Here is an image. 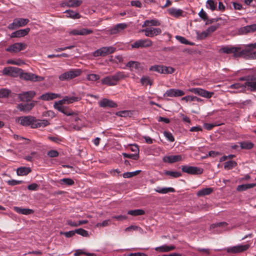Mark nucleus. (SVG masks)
<instances>
[{
	"label": "nucleus",
	"mask_w": 256,
	"mask_h": 256,
	"mask_svg": "<svg viewBox=\"0 0 256 256\" xmlns=\"http://www.w3.org/2000/svg\"><path fill=\"white\" fill-rule=\"evenodd\" d=\"M79 100L80 98L78 97L66 96L63 99L56 102L54 108L66 116H72L74 114V112L66 107L63 106V104H72Z\"/></svg>",
	"instance_id": "1"
},
{
	"label": "nucleus",
	"mask_w": 256,
	"mask_h": 256,
	"mask_svg": "<svg viewBox=\"0 0 256 256\" xmlns=\"http://www.w3.org/2000/svg\"><path fill=\"white\" fill-rule=\"evenodd\" d=\"M220 54H232L234 58L244 57L248 54V50L246 48L242 49L239 46L231 45L222 46L218 50Z\"/></svg>",
	"instance_id": "2"
},
{
	"label": "nucleus",
	"mask_w": 256,
	"mask_h": 256,
	"mask_svg": "<svg viewBox=\"0 0 256 256\" xmlns=\"http://www.w3.org/2000/svg\"><path fill=\"white\" fill-rule=\"evenodd\" d=\"M126 77L124 72H118L112 76H106L101 80L103 84L109 86H114L117 84L118 82Z\"/></svg>",
	"instance_id": "3"
},
{
	"label": "nucleus",
	"mask_w": 256,
	"mask_h": 256,
	"mask_svg": "<svg viewBox=\"0 0 256 256\" xmlns=\"http://www.w3.org/2000/svg\"><path fill=\"white\" fill-rule=\"evenodd\" d=\"M82 72L80 69H71L60 75L58 78L62 81L69 80L80 76Z\"/></svg>",
	"instance_id": "4"
},
{
	"label": "nucleus",
	"mask_w": 256,
	"mask_h": 256,
	"mask_svg": "<svg viewBox=\"0 0 256 256\" xmlns=\"http://www.w3.org/2000/svg\"><path fill=\"white\" fill-rule=\"evenodd\" d=\"M240 80L242 81H246L244 86L247 88L248 90L256 92V76L254 74L248 75L242 77Z\"/></svg>",
	"instance_id": "5"
},
{
	"label": "nucleus",
	"mask_w": 256,
	"mask_h": 256,
	"mask_svg": "<svg viewBox=\"0 0 256 256\" xmlns=\"http://www.w3.org/2000/svg\"><path fill=\"white\" fill-rule=\"evenodd\" d=\"M36 120V118L31 116H22L16 118V122L24 126H30L32 128L33 124H34Z\"/></svg>",
	"instance_id": "6"
},
{
	"label": "nucleus",
	"mask_w": 256,
	"mask_h": 256,
	"mask_svg": "<svg viewBox=\"0 0 256 256\" xmlns=\"http://www.w3.org/2000/svg\"><path fill=\"white\" fill-rule=\"evenodd\" d=\"M29 20L24 18H16L13 20V22L8 24V28L9 30H14L20 27H22L26 26Z\"/></svg>",
	"instance_id": "7"
},
{
	"label": "nucleus",
	"mask_w": 256,
	"mask_h": 256,
	"mask_svg": "<svg viewBox=\"0 0 256 256\" xmlns=\"http://www.w3.org/2000/svg\"><path fill=\"white\" fill-rule=\"evenodd\" d=\"M116 50V48L113 46L102 47L94 52L93 56L95 57L104 56L114 53Z\"/></svg>",
	"instance_id": "8"
},
{
	"label": "nucleus",
	"mask_w": 256,
	"mask_h": 256,
	"mask_svg": "<svg viewBox=\"0 0 256 256\" xmlns=\"http://www.w3.org/2000/svg\"><path fill=\"white\" fill-rule=\"evenodd\" d=\"M152 45V41L150 39H140L136 40L131 44L132 48H148Z\"/></svg>",
	"instance_id": "9"
},
{
	"label": "nucleus",
	"mask_w": 256,
	"mask_h": 256,
	"mask_svg": "<svg viewBox=\"0 0 256 256\" xmlns=\"http://www.w3.org/2000/svg\"><path fill=\"white\" fill-rule=\"evenodd\" d=\"M188 90L194 94L208 98H211L214 94V92H210L199 88H192Z\"/></svg>",
	"instance_id": "10"
},
{
	"label": "nucleus",
	"mask_w": 256,
	"mask_h": 256,
	"mask_svg": "<svg viewBox=\"0 0 256 256\" xmlns=\"http://www.w3.org/2000/svg\"><path fill=\"white\" fill-rule=\"evenodd\" d=\"M188 90L194 94L208 98H211L214 94V92H210L199 88H192Z\"/></svg>",
	"instance_id": "11"
},
{
	"label": "nucleus",
	"mask_w": 256,
	"mask_h": 256,
	"mask_svg": "<svg viewBox=\"0 0 256 256\" xmlns=\"http://www.w3.org/2000/svg\"><path fill=\"white\" fill-rule=\"evenodd\" d=\"M19 76L20 78L26 80L36 82L40 81L42 80V77L36 76L34 74L30 72H23L22 70L21 72H20Z\"/></svg>",
	"instance_id": "12"
},
{
	"label": "nucleus",
	"mask_w": 256,
	"mask_h": 256,
	"mask_svg": "<svg viewBox=\"0 0 256 256\" xmlns=\"http://www.w3.org/2000/svg\"><path fill=\"white\" fill-rule=\"evenodd\" d=\"M22 69L13 66H8L4 68L2 70V74L4 76H10L12 77H16L19 76Z\"/></svg>",
	"instance_id": "13"
},
{
	"label": "nucleus",
	"mask_w": 256,
	"mask_h": 256,
	"mask_svg": "<svg viewBox=\"0 0 256 256\" xmlns=\"http://www.w3.org/2000/svg\"><path fill=\"white\" fill-rule=\"evenodd\" d=\"M182 170L184 172L190 174H200L203 172V170L202 168L189 166H182Z\"/></svg>",
	"instance_id": "14"
},
{
	"label": "nucleus",
	"mask_w": 256,
	"mask_h": 256,
	"mask_svg": "<svg viewBox=\"0 0 256 256\" xmlns=\"http://www.w3.org/2000/svg\"><path fill=\"white\" fill-rule=\"evenodd\" d=\"M142 31L144 32L146 36L150 38L158 36L162 32V30L160 28H154L153 27H147Z\"/></svg>",
	"instance_id": "15"
},
{
	"label": "nucleus",
	"mask_w": 256,
	"mask_h": 256,
	"mask_svg": "<svg viewBox=\"0 0 256 256\" xmlns=\"http://www.w3.org/2000/svg\"><path fill=\"white\" fill-rule=\"evenodd\" d=\"M250 246L249 244H246L244 245L240 244L234 246L232 247L228 248H226V252L228 253H238L243 252L247 250Z\"/></svg>",
	"instance_id": "16"
},
{
	"label": "nucleus",
	"mask_w": 256,
	"mask_h": 256,
	"mask_svg": "<svg viewBox=\"0 0 256 256\" xmlns=\"http://www.w3.org/2000/svg\"><path fill=\"white\" fill-rule=\"evenodd\" d=\"M26 46V44H24L18 42L10 46L6 50L10 52H17L25 49Z\"/></svg>",
	"instance_id": "17"
},
{
	"label": "nucleus",
	"mask_w": 256,
	"mask_h": 256,
	"mask_svg": "<svg viewBox=\"0 0 256 256\" xmlns=\"http://www.w3.org/2000/svg\"><path fill=\"white\" fill-rule=\"evenodd\" d=\"M184 92L180 90L171 88L166 91L164 94V97H178L184 95Z\"/></svg>",
	"instance_id": "18"
},
{
	"label": "nucleus",
	"mask_w": 256,
	"mask_h": 256,
	"mask_svg": "<svg viewBox=\"0 0 256 256\" xmlns=\"http://www.w3.org/2000/svg\"><path fill=\"white\" fill-rule=\"evenodd\" d=\"M36 93L34 91H28L19 94L18 98L21 101L29 102L34 97Z\"/></svg>",
	"instance_id": "19"
},
{
	"label": "nucleus",
	"mask_w": 256,
	"mask_h": 256,
	"mask_svg": "<svg viewBox=\"0 0 256 256\" xmlns=\"http://www.w3.org/2000/svg\"><path fill=\"white\" fill-rule=\"evenodd\" d=\"M98 104L99 106L102 108H114L117 106V104L116 102L107 98H103L98 102Z\"/></svg>",
	"instance_id": "20"
},
{
	"label": "nucleus",
	"mask_w": 256,
	"mask_h": 256,
	"mask_svg": "<svg viewBox=\"0 0 256 256\" xmlns=\"http://www.w3.org/2000/svg\"><path fill=\"white\" fill-rule=\"evenodd\" d=\"M127 27V25L124 23H120L116 24L113 28L109 29L108 32L111 34H116L122 30H124Z\"/></svg>",
	"instance_id": "21"
},
{
	"label": "nucleus",
	"mask_w": 256,
	"mask_h": 256,
	"mask_svg": "<svg viewBox=\"0 0 256 256\" xmlns=\"http://www.w3.org/2000/svg\"><path fill=\"white\" fill-rule=\"evenodd\" d=\"M182 160V158L181 155L165 156L162 158L164 162H168L170 164L181 161Z\"/></svg>",
	"instance_id": "22"
},
{
	"label": "nucleus",
	"mask_w": 256,
	"mask_h": 256,
	"mask_svg": "<svg viewBox=\"0 0 256 256\" xmlns=\"http://www.w3.org/2000/svg\"><path fill=\"white\" fill-rule=\"evenodd\" d=\"M30 31V28L20 30L13 32L11 34V38H20L27 35Z\"/></svg>",
	"instance_id": "23"
},
{
	"label": "nucleus",
	"mask_w": 256,
	"mask_h": 256,
	"mask_svg": "<svg viewBox=\"0 0 256 256\" xmlns=\"http://www.w3.org/2000/svg\"><path fill=\"white\" fill-rule=\"evenodd\" d=\"M34 102H32L28 104H20L18 105V108L20 110L23 112H29L30 110H31L34 106Z\"/></svg>",
	"instance_id": "24"
},
{
	"label": "nucleus",
	"mask_w": 256,
	"mask_h": 256,
	"mask_svg": "<svg viewBox=\"0 0 256 256\" xmlns=\"http://www.w3.org/2000/svg\"><path fill=\"white\" fill-rule=\"evenodd\" d=\"M13 210L19 214L29 215L34 214V211L30 208H22L18 206H14Z\"/></svg>",
	"instance_id": "25"
},
{
	"label": "nucleus",
	"mask_w": 256,
	"mask_h": 256,
	"mask_svg": "<svg viewBox=\"0 0 256 256\" xmlns=\"http://www.w3.org/2000/svg\"><path fill=\"white\" fill-rule=\"evenodd\" d=\"M176 248V246H167V245H162V246L156 247L155 248V250L157 252H168L174 250Z\"/></svg>",
	"instance_id": "26"
},
{
	"label": "nucleus",
	"mask_w": 256,
	"mask_h": 256,
	"mask_svg": "<svg viewBox=\"0 0 256 256\" xmlns=\"http://www.w3.org/2000/svg\"><path fill=\"white\" fill-rule=\"evenodd\" d=\"M58 97H59V96L58 94L52 92H47L42 94L40 96V98L44 100H54Z\"/></svg>",
	"instance_id": "27"
},
{
	"label": "nucleus",
	"mask_w": 256,
	"mask_h": 256,
	"mask_svg": "<svg viewBox=\"0 0 256 256\" xmlns=\"http://www.w3.org/2000/svg\"><path fill=\"white\" fill-rule=\"evenodd\" d=\"M160 25V22L156 19H153L150 20H146L144 22L142 26V28L148 27L150 26H159Z\"/></svg>",
	"instance_id": "28"
},
{
	"label": "nucleus",
	"mask_w": 256,
	"mask_h": 256,
	"mask_svg": "<svg viewBox=\"0 0 256 256\" xmlns=\"http://www.w3.org/2000/svg\"><path fill=\"white\" fill-rule=\"evenodd\" d=\"M50 124L48 121L46 120H37L34 122V124H33V126H32V128H40L41 126H46Z\"/></svg>",
	"instance_id": "29"
},
{
	"label": "nucleus",
	"mask_w": 256,
	"mask_h": 256,
	"mask_svg": "<svg viewBox=\"0 0 256 256\" xmlns=\"http://www.w3.org/2000/svg\"><path fill=\"white\" fill-rule=\"evenodd\" d=\"M168 12L170 16L176 18L180 16L183 12V11L182 10L177 9L174 8H168Z\"/></svg>",
	"instance_id": "30"
},
{
	"label": "nucleus",
	"mask_w": 256,
	"mask_h": 256,
	"mask_svg": "<svg viewBox=\"0 0 256 256\" xmlns=\"http://www.w3.org/2000/svg\"><path fill=\"white\" fill-rule=\"evenodd\" d=\"M31 172L30 168L20 167L17 169L16 173L18 176H26Z\"/></svg>",
	"instance_id": "31"
},
{
	"label": "nucleus",
	"mask_w": 256,
	"mask_h": 256,
	"mask_svg": "<svg viewBox=\"0 0 256 256\" xmlns=\"http://www.w3.org/2000/svg\"><path fill=\"white\" fill-rule=\"evenodd\" d=\"M213 192V189L212 188H206L202 189L198 192L197 196H203L206 195L210 194Z\"/></svg>",
	"instance_id": "32"
},
{
	"label": "nucleus",
	"mask_w": 256,
	"mask_h": 256,
	"mask_svg": "<svg viewBox=\"0 0 256 256\" xmlns=\"http://www.w3.org/2000/svg\"><path fill=\"white\" fill-rule=\"evenodd\" d=\"M154 190L160 194H167L168 192H175V190L172 188H162L160 187H157L154 189Z\"/></svg>",
	"instance_id": "33"
},
{
	"label": "nucleus",
	"mask_w": 256,
	"mask_h": 256,
	"mask_svg": "<svg viewBox=\"0 0 256 256\" xmlns=\"http://www.w3.org/2000/svg\"><path fill=\"white\" fill-rule=\"evenodd\" d=\"M140 64V63L138 62L132 60L126 64V66L130 68L131 70H132L134 69L138 70Z\"/></svg>",
	"instance_id": "34"
},
{
	"label": "nucleus",
	"mask_w": 256,
	"mask_h": 256,
	"mask_svg": "<svg viewBox=\"0 0 256 256\" xmlns=\"http://www.w3.org/2000/svg\"><path fill=\"white\" fill-rule=\"evenodd\" d=\"M256 186L255 184H248L238 185L236 188L238 191L242 192L252 188Z\"/></svg>",
	"instance_id": "35"
},
{
	"label": "nucleus",
	"mask_w": 256,
	"mask_h": 256,
	"mask_svg": "<svg viewBox=\"0 0 256 256\" xmlns=\"http://www.w3.org/2000/svg\"><path fill=\"white\" fill-rule=\"evenodd\" d=\"M82 3V1L80 0H70L66 4L68 7L75 8L80 6Z\"/></svg>",
	"instance_id": "36"
},
{
	"label": "nucleus",
	"mask_w": 256,
	"mask_h": 256,
	"mask_svg": "<svg viewBox=\"0 0 256 256\" xmlns=\"http://www.w3.org/2000/svg\"><path fill=\"white\" fill-rule=\"evenodd\" d=\"M217 3L214 0H207L206 2V7L210 9L212 11L216 10Z\"/></svg>",
	"instance_id": "37"
},
{
	"label": "nucleus",
	"mask_w": 256,
	"mask_h": 256,
	"mask_svg": "<svg viewBox=\"0 0 256 256\" xmlns=\"http://www.w3.org/2000/svg\"><path fill=\"white\" fill-rule=\"evenodd\" d=\"M240 146L242 149L250 150L254 147V144L252 142L245 141L240 142Z\"/></svg>",
	"instance_id": "38"
},
{
	"label": "nucleus",
	"mask_w": 256,
	"mask_h": 256,
	"mask_svg": "<svg viewBox=\"0 0 256 256\" xmlns=\"http://www.w3.org/2000/svg\"><path fill=\"white\" fill-rule=\"evenodd\" d=\"M145 214V212L142 210L136 209L130 210L128 212V214L132 216H142Z\"/></svg>",
	"instance_id": "39"
},
{
	"label": "nucleus",
	"mask_w": 256,
	"mask_h": 256,
	"mask_svg": "<svg viewBox=\"0 0 256 256\" xmlns=\"http://www.w3.org/2000/svg\"><path fill=\"white\" fill-rule=\"evenodd\" d=\"M58 182L60 184L66 186H72L74 183V180L70 178H64L62 179H60L58 181Z\"/></svg>",
	"instance_id": "40"
},
{
	"label": "nucleus",
	"mask_w": 256,
	"mask_h": 256,
	"mask_svg": "<svg viewBox=\"0 0 256 256\" xmlns=\"http://www.w3.org/2000/svg\"><path fill=\"white\" fill-rule=\"evenodd\" d=\"M64 12L68 14V17L70 18H72L78 19L80 18V15L78 13L74 12L70 10H66Z\"/></svg>",
	"instance_id": "41"
},
{
	"label": "nucleus",
	"mask_w": 256,
	"mask_h": 256,
	"mask_svg": "<svg viewBox=\"0 0 256 256\" xmlns=\"http://www.w3.org/2000/svg\"><path fill=\"white\" fill-rule=\"evenodd\" d=\"M237 166V163L234 160L228 161L224 164V168L226 170H232Z\"/></svg>",
	"instance_id": "42"
},
{
	"label": "nucleus",
	"mask_w": 256,
	"mask_h": 256,
	"mask_svg": "<svg viewBox=\"0 0 256 256\" xmlns=\"http://www.w3.org/2000/svg\"><path fill=\"white\" fill-rule=\"evenodd\" d=\"M176 38L182 44L190 45V46H194V43L192 42H189L188 40L185 38L180 36H176Z\"/></svg>",
	"instance_id": "43"
},
{
	"label": "nucleus",
	"mask_w": 256,
	"mask_h": 256,
	"mask_svg": "<svg viewBox=\"0 0 256 256\" xmlns=\"http://www.w3.org/2000/svg\"><path fill=\"white\" fill-rule=\"evenodd\" d=\"M164 174L166 176H169L172 178H178L182 176V174L178 172H172L170 170H166Z\"/></svg>",
	"instance_id": "44"
},
{
	"label": "nucleus",
	"mask_w": 256,
	"mask_h": 256,
	"mask_svg": "<svg viewBox=\"0 0 256 256\" xmlns=\"http://www.w3.org/2000/svg\"><path fill=\"white\" fill-rule=\"evenodd\" d=\"M150 70L156 72L160 74H163V72H164L163 66H160V65L152 66L150 68Z\"/></svg>",
	"instance_id": "45"
},
{
	"label": "nucleus",
	"mask_w": 256,
	"mask_h": 256,
	"mask_svg": "<svg viewBox=\"0 0 256 256\" xmlns=\"http://www.w3.org/2000/svg\"><path fill=\"white\" fill-rule=\"evenodd\" d=\"M6 63L8 64H14V65H17V66H20V65L24 64V62H23V60H20V59H18L16 60H7Z\"/></svg>",
	"instance_id": "46"
},
{
	"label": "nucleus",
	"mask_w": 256,
	"mask_h": 256,
	"mask_svg": "<svg viewBox=\"0 0 256 256\" xmlns=\"http://www.w3.org/2000/svg\"><path fill=\"white\" fill-rule=\"evenodd\" d=\"M228 225L226 222H220L211 224L210 228L214 229L218 228H224Z\"/></svg>",
	"instance_id": "47"
},
{
	"label": "nucleus",
	"mask_w": 256,
	"mask_h": 256,
	"mask_svg": "<svg viewBox=\"0 0 256 256\" xmlns=\"http://www.w3.org/2000/svg\"><path fill=\"white\" fill-rule=\"evenodd\" d=\"M76 234H78L84 237H88L89 236L88 232L82 228L76 230Z\"/></svg>",
	"instance_id": "48"
},
{
	"label": "nucleus",
	"mask_w": 256,
	"mask_h": 256,
	"mask_svg": "<svg viewBox=\"0 0 256 256\" xmlns=\"http://www.w3.org/2000/svg\"><path fill=\"white\" fill-rule=\"evenodd\" d=\"M122 154L124 158H130L134 160H138L139 158L138 154H128L126 153H123Z\"/></svg>",
	"instance_id": "49"
},
{
	"label": "nucleus",
	"mask_w": 256,
	"mask_h": 256,
	"mask_svg": "<svg viewBox=\"0 0 256 256\" xmlns=\"http://www.w3.org/2000/svg\"><path fill=\"white\" fill-rule=\"evenodd\" d=\"M164 72V74H172L175 71V69L170 66H163Z\"/></svg>",
	"instance_id": "50"
},
{
	"label": "nucleus",
	"mask_w": 256,
	"mask_h": 256,
	"mask_svg": "<svg viewBox=\"0 0 256 256\" xmlns=\"http://www.w3.org/2000/svg\"><path fill=\"white\" fill-rule=\"evenodd\" d=\"M10 91L8 89L2 88L0 90V98H6L8 97Z\"/></svg>",
	"instance_id": "51"
},
{
	"label": "nucleus",
	"mask_w": 256,
	"mask_h": 256,
	"mask_svg": "<svg viewBox=\"0 0 256 256\" xmlns=\"http://www.w3.org/2000/svg\"><path fill=\"white\" fill-rule=\"evenodd\" d=\"M92 33V30L84 28L79 30L78 35H80V36L88 35V34H89Z\"/></svg>",
	"instance_id": "52"
},
{
	"label": "nucleus",
	"mask_w": 256,
	"mask_h": 256,
	"mask_svg": "<svg viewBox=\"0 0 256 256\" xmlns=\"http://www.w3.org/2000/svg\"><path fill=\"white\" fill-rule=\"evenodd\" d=\"M100 78V76L98 74H89L87 76V79L88 80H92V81H96Z\"/></svg>",
	"instance_id": "53"
},
{
	"label": "nucleus",
	"mask_w": 256,
	"mask_h": 256,
	"mask_svg": "<svg viewBox=\"0 0 256 256\" xmlns=\"http://www.w3.org/2000/svg\"><path fill=\"white\" fill-rule=\"evenodd\" d=\"M81 254H86L88 256H94V254L85 252L81 250H76L74 254V256H80Z\"/></svg>",
	"instance_id": "54"
},
{
	"label": "nucleus",
	"mask_w": 256,
	"mask_h": 256,
	"mask_svg": "<svg viewBox=\"0 0 256 256\" xmlns=\"http://www.w3.org/2000/svg\"><path fill=\"white\" fill-rule=\"evenodd\" d=\"M9 186H14L16 185L20 184L23 183L22 180H9L7 182Z\"/></svg>",
	"instance_id": "55"
},
{
	"label": "nucleus",
	"mask_w": 256,
	"mask_h": 256,
	"mask_svg": "<svg viewBox=\"0 0 256 256\" xmlns=\"http://www.w3.org/2000/svg\"><path fill=\"white\" fill-rule=\"evenodd\" d=\"M165 137L170 142H173L174 141V138L172 134L169 132H164Z\"/></svg>",
	"instance_id": "56"
},
{
	"label": "nucleus",
	"mask_w": 256,
	"mask_h": 256,
	"mask_svg": "<svg viewBox=\"0 0 256 256\" xmlns=\"http://www.w3.org/2000/svg\"><path fill=\"white\" fill-rule=\"evenodd\" d=\"M198 16L204 20L206 21L208 18L207 14L204 10L203 9H202L199 12Z\"/></svg>",
	"instance_id": "57"
},
{
	"label": "nucleus",
	"mask_w": 256,
	"mask_h": 256,
	"mask_svg": "<svg viewBox=\"0 0 256 256\" xmlns=\"http://www.w3.org/2000/svg\"><path fill=\"white\" fill-rule=\"evenodd\" d=\"M240 32L244 34H246L248 33L252 32H251L250 28L249 25L242 28H240Z\"/></svg>",
	"instance_id": "58"
},
{
	"label": "nucleus",
	"mask_w": 256,
	"mask_h": 256,
	"mask_svg": "<svg viewBox=\"0 0 256 256\" xmlns=\"http://www.w3.org/2000/svg\"><path fill=\"white\" fill-rule=\"evenodd\" d=\"M248 50V54L246 56H244V57L248 56L249 58L251 59L256 60V51L254 52H250V50L247 48Z\"/></svg>",
	"instance_id": "59"
},
{
	"label": "nucleus",
	"mask_w": 256,
	"mask_h": 256,
	"mask_svg": "<svg viewBox=\"0 0 256 256\" xmlns=\"http://www.w3.org/2000/svg\"><path fill=\"white\" fill-rule=\"evenodd\" d=\"M209 34H208V32L206 30L202 32L200 34H198V38L199 40H203L206 38Z\"/></svg>",
	"instance_id": "60"
},
{
	"label": "nucleus",
	"mask_w": 256,
	"mask_h": 256,
	"mask_svg": "<svg viewBox=\"0 0 256 256\" xmlns=\"http://www.w3.org/2000/svg\"><path fill=\"white\" fill-rule=\"evenodd\" d=\"M218 24H217L216 26H212L208 27L206 29V32H208V34H210L216 31L218 29Z\"/></svg>",
	"instance_id": "61"
},
{
	"label": "nucleus",
	"mask_w": 256,
	"mask_h": 256,
	"mask_svg": "<svg viewBox=\"0 0 256 256\" xmlns=\"http://www.w3.org/2000/svg\"><path fill=\"white\" fill-rule=\"evenodd\" d=\"M48 155L50 158H56L58 156V152L56 150H51L48 152Z\"/></svg>",
	"instance_id": "62"
},
{
	"label": "nucleus",
	"mask_w": 256,
	"mask_h": 256,
	"mask_svg": "<svg viewBox=\"0 0 256 256\" xmlns=\"http://www.w3.org/2000/svg\"><path fill=\"white\" fill-rule=\"evenodd\" d=\"M130 4L133 6L139 8L142 6V4L140 0H132L130 2Z\"/></svg>",
	"instance_id": "63"
},
{
	"label": "nucleus",
	"mask_w": 256,
	"mask_h": 256,
	"mask_svg": "<svg viewBox=\"0 0 256 256\" xmlns=\"http://www.w3.org/2000/svg\"><path fill=\"white\" fill-rule=\"evenodd\" d=\"M38 184L33 183L28 186V189L30 190H38Z\"/></svg>",
	"instance_id": "64"
}]
</instances>
